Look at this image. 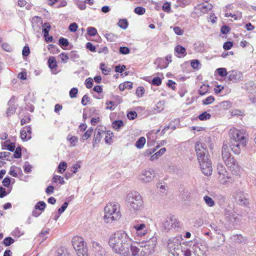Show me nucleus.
<instances>
[{"mask_svg": "<svg viewBox=\"0 0 256 256\" xmlns=\"http://www.w3.org/2000/svg\"><path fill=\"white\" fill-rule=\"evenodd\" d=\"M204 200L205 203L210 207H212L214 206V201L209 196H205L204 197Z\"/></svg>", "mask_w": 256, "mask_h": 256, "instance_id": "c85d7f7f", "label": "nucleus"}, {"mask_svg": "<svg viewBox=\"0 0 256 256\" xmlns=\"http://www.w3.org/2000/svg\"><path fill=\"white\" fill-rule=\"evenodd\" d=\"M66 140L70 142V146L71 147H74L76 146V144L78 142V138L76 136H72L70 134H68L66 137Z\"/></svg>", "mask_w": 256, "mask_h": 256, "instance_id": "b1692460", "label": "nucleus"}, {"mask_svg": "<svg viewBox=\"0 0 256 256\" xmlns=\"http://www.w3.org/2000/svg\"><path fill=\"white\" fill-rule=\"evenodd\" d=\"M112 127L116 130H119L124 126L123 122L122 120H114L112 122Z\"/></svg>", "mask_w": 256, "mask_h": 256, "instance_id": "7c9ffc66", "label": "nucleus"}, {"mask_svg": "<svg viewBox=\"0 0 256 256\" xmlns=\"http://www.w3.org/2000/svg\"><path fill=\"white\" fill-rule=\"evenodd\" d=\"M24 234L23 231H22L19 228H16L12 232V235L15 236L20 237L23 235Z\"/></svg>", "mask_w": 256, "mask_h": 256, "instance_id": "13d9d810", "label": "nucleus"}, {"mask_svg": "<svg viewBox=\"0 0 256 256\" xmlns=\"http://www.w3.org/2000/svg\"><path fill=\"white\" fill-rule=\"evenodd\" d=\"M72 242L78 256H88L86 245L83 238L78 236H74Z\"/></svg>", "mask_w": 256, "mask_h": 256, "instance_id": "423d86ee", "label": "nucleus"}, {"mask_svg": "<svg viewBox=\"0 0 256 256\" xmlns=\"http://www.w3.org/2000/svg\"><path fill=\"white\" fill-rule=\"evenodd\" d=\"M214 98L213 96H209L202 100V104L204 105H208L212 104L214 101Z\"/></svg>", "mask_w": 256, "mask_h": 256, "instance_id": "de8ad7c7", "label": "nucleus"}, {"mask_svg": "<svg viewBox=\"0 0 256 256\" xmlns=\"http://www.w3.org/2000/svg\"><path fill=\"white\" fill-rule=\"evenodd\" d=\"M216 71H217L218 75L224 77V76H226V75L228 76V72H226V70L225 68H218L216 70Z\"/></svg>", "mask_w": 256, "mask_h": 256, "instance_id": "6e6d98bb", "label": "nucleus"}, {"mask_svg": "<svg viewBox=\"0 0 256 256\" xmlns=\"http://www.w3.org/2000/svg\"><path fill=\"white\" fill-rule=\"evenodd\" d=\"M87 33L90 36H94L98 34V32L95 28L90 26L87 28Z\"/></svg>", "mask_w": 256, "mask_h": 256, "instance_id": "a18cd8bd", "label": "nucleus"}, {"mask_svg": "<svg viewBox=\"0 0 256 256\" xmlns=\"http://www.w3.org/2000/svg\"><path fill=\"white\" fill-rule=\"evenodd\" d=\"M144 88L142 86H140V87L138 88L136 90V96L140 98L143 96V94H144Z\"/></svg>", "mask_w": 256, "mask_h": 256, "instance_id": "0e129e2a", "label": "nucleus"}, {"mask_svg": "<svg viewBox=\"0 0 256 256\" xmlns=\"http://www.w3.org/2000/svg\"><path fill=\"white\" fill-rule=\"evenodd\" d=\"M222 158L224 162H225L229 158L232 157L231 154L230 153L228 146L226 144H224L222 150Z\"/></svg>", "mask_w": 256, "mask_h": 256, "instance_id": "6ab92c4d", "label": "nucleus"}, {"mask_svg": "<svg viewBox=\"0 0 256 256\" xmlns=\"http://www.w3.org/2000/svg\"><path fill=\"white\" fill-rule=\"evenodd\" d=\"M179 252L181 254L182 256H191V251L190 249L186 248H180Z\"/></svg>", "mask_w": 256, "mask_h": 256, "instance_id": "473e14b6", "label": "nucleus"}, {"mask_svg": "<svg viewBox=\"0 0 256 256\" xmlns=\"http://www.w3.org/2000/svg\"><path fill=\"white\" fill-rule=\"evenodd\" d=\"M104 36L108 41L112 42H116L118 38L117 36L112 33L106 34Z\"/></svg>", "mask_w": 256, "mask_h": 256, "instance_id": "c9c22d12", "label": "nucleus"}, {"mask_svg": "<svg viewBox=\"0 0 256 256\" xmlns=\"http://www.w3.org/2000/svg\"><path fill=\"white\" fill-rule=\"evenodd\" d=\"M93 128H89L82 136V140H86L88 139L92 135L93 132Z\"/></svg>", "mask_w": 256, "mask_h": 256, "instance_id": "2f4dec72", "label": "nucleus"}, {"mask_svg": "<svg viewBox=\"0 0 256 256\" xmlns=\"http://www.w3.org/2000/svg\"><path fill=\"white\" fill-rule=\"evenodd\" d=\"M134 12L138 15H142L145 13L146 9L142 6H138L134 8Z\"/></svg>", "mask_w": 256, "mask_h": 256, "instance_id": "3c124183", "label": "nucleus"}, {"mask_svg": "<svg viewBox=\"0 0 256 256\" xmlns=\"http://www.w3.org/2000/svg\"><path fill=\"white\" fill-rule=\"evenodd\" d=\"M194 49L198 52H202L204 50V44L200 43L195 44Z\"/></svg>", "mask_w": 256, "mask_h": 256, "instance_id": "5fc2aeb1", "label": "nucleus"}, {"mask_svg": "<svg viewBox=\"0 0 256 256\" xmlns=\"http://www.w3.org/2000/svg\"><path fill=\"white\" fill-rule=\"evenodd\" d=\"M157 243V238L151 236L148 240L140 242H134L124 230H120L112 234L109 237L108 244L112 251L120 256H138L140 248L144 254H150L154 251Z\"/></svg>", "mask_w": 256, "mask_h": 256, "instance_id": "f257e3e1", "label": "nucleus"}, {"mask_svg": "<svg viewBox=\"0 0 256 256\" xmlns=\"http://www.w3.org/2000/svg\"><path fill=\"white\" fill-rule=\"evenodd\" d=\"M10 152H0V159L5 158L8 160H10Z\"/></svg>", "mask_w": 256, "mask_h": 256, "instance_id": "680f3d73", "label": "nucleus"}, {"mask_svg": "<svg viewBox=\"0 0 256 256\" xmlns=\"http://www.w3.org/2000/svg\"><path fill=\"white\" fill-rule=\"evenodd\" d=\"M126 68V66H124V64H122V65L118 64V65L116 66L115 71L116 72L122 73V72H123L124 70Z\"/></svg>", "mask_w": 256, "mask_h": 256, "instance_id": "338daca9", "label": "nucleus"}, {"mask_svg": "<svg viewBox=\"0 0 256 256\" xmlns=\"http://www.w3.org/2000/svg\"><path fill=\"white\" fill-rule=\"evenodd\" d=\"M56 256H70V254L66 248L60 247L57 250Z\"/></svg>", "mask_w": 256, "mask_h": 256, "instance_id": "a878e982", "label": "nucleus"}, {"mask_svg": "<svg viewBox=\"0 0 256 256\" xmlns=\"http://www.w3.org/2000/svg\"><path fill=\"white\" fill-rule=\"evenodd\" d=\"M242 88L248 93L256 92V84L252 81H249L246 82Z\"/></svg>", "mask_w": 256, "mask_h": 256, "instance_id": "a211bd4d", "label": "nucleus"}, {"mask_svg": "<svg viewBox=\"0 0 256 256\" xmlns=\"http://www.w3.org/2000/svg\"><path fill=\"white\" fill-rule=\"evenodd\" d=\"M224 216L228 222L233 224L238 220V214L232 210L226 209L224 210Z\"/></svg>", "mask_w": 256, "mask_h": 256, "instance_id": "ddd939ff", "label": "nucleus"}, {"mask_svg": "<svg viewBox=\"0 0 256 256\" xmlns=\"http://www.w3.org/2000/svg\"><path fill=\"white\" fill-rule=\"evenodd\" d=\"M118 24L120 28L126 29L128 26V22L126 19H121L119 20Z\"/></svg>", "mask_w": 256, "mask_h": 256, "instance_id": "ea45409f", "label": "nucleus"}, {"mask_svg": "<svg viewBox=\"0 0 256 256\" xmlns=\"http://www.w3.org/2000/svg\"><path fill=\"white\" fill-rule=\"evenodd\" d=\"M58 43H59V44L62 47H63V46L66 47L69 44L68 40L67 39L62 38V37L60 38L59 39Z\"/></svg>", "mask_w": 256, "mask_h": 256, "instance_id": "603ef678", "label": "nucleus"}, {"mask_svg": "<svg viewBox=\"0 0 256 256\" xmlns=\"http://www.w3.org/2000/svg\"><path fill=\"white\" fill-rule=\"evenodd\" d=\"M211 228L213 229L216 234H220L222 236V239L220 240V242L219 243L220 244L218 246V247H220V246L222 245L224 240H225V238L223 234H222V232L218 228V226L215 224H212L210 225Z\"/></svg>", "mask_w": 256, "mask_h": 256, "instance_id": "4be33fe9", "label": "nucleus"}, {"mask_svg": "<svg viewBox=\"0 0 256 256\" xmlns=\"http://www.w3.org/2000/svg\"><path fill=\"white\" fill-rule=\"evenodd\" d=\"M121 217L120 205L116 202H110L104 208V220L106 222H112L117 220Z\"/></svg>", "mask_w": 256, "mask_h": 256, "instance_id": "39448f33", "label": "nucleus"}, {"mask_svg": "<svg viewBox=\"0 0 256 256\" xmlns=\"http://www.w3.org/2000/svg\"><path fill=\"white\" fill-rule=\"evenodd\" d=\"M48 66L50 69H54L56 68L57 64L54 57H50L48 60Z\"/></svg>", "mask_w": 256, "mask_h": 256, "instance_id": "72a5a7b5", "label": "nucleus"}, {"mask_svg": "<svg viewBox=\"0 0 256 256\" xmlns=\"http://www.w3.org/2000/svg\"><path fill=\"white\" fill-rule=\"evenodd\" d=\"M152 84L154 86H159L162 84V80L159 77H155L152 79Z\"/></svg>", "mask_w": 256, "mask_h": 256, "instance_id": "e2e57ef3", "label": "nucleus"}, {"mask_svg": "<svg viewBox=\"0 0 256 256\" xmlns=\"http://www.w3.org/2000/svg\"><path fill=\"white\" fill-rule=\"evenodd\" d=\"M25 129L23 128L20 130V138L24 141H27L32 138L31 136L28 135L25 132Z\"/></svg>", "mask_w": 256, "mask_h": 256, "instance_id": "c756f323", "label": "nucleus"}, {"mask_svg": "<svg viewBox=\"0 0 256 256\" xmlns=\"http://www.w3.org/2000/svg\"><path fill=\"white\" fill-rule=\"evenodd\" d=\"M178 226L179 222L173 216L166 218L162 224V229L167 232Z\"/></svg>", "mask_w": 256, "mask_h": 256, "instance_id": "6e6552de", "label": "nucleus"}, {"mask_svg": "<svg viewBox=\"0 0 256 256\" xmlns=\"http://www.w3.org/2000/svg\"><path fill=\"white\" fill-rule=\"evenodd\" d=\"M14 242V240L11 237H6L4 240L3 243L6 246H9L13 244Z\"/></svg>", "mask_w": 256, "mask_h": 256, "instance_id": "4d7b16f0", "label": "nucleus"}, {"mask_svg": "<svg viewBox=\"0 0 256 256\" xmlns=\"http://www.w3.org/2000/svg\"><path fill=\"white\" fill-rule=\"evenodd\" d=\"M58 180L60 181V184H65V182L64 180V178L60 176L54 175L52 179L53 182H56Z\"/></svg>", "mask_w": 256, "mask_h": 256, "instance_id": "49530a36", "label": "nucleus"}, {"mask_svg": "<svg viewBox=\"0 0 256 256\" xmlns=\"http://www.w3.org/2000/svg\"><path fill=\"white\" fill-rule=\"evenodd\" d=\"M46 207V203L43 201H40L36 203L34 208L36 210L44 211Z\"/></svg>", "mask_w": 256, "mask_h": 256, "instance_id": "e433bc0d", "label": "nucleus"}, {"mask_svg": "<svg viewBox=\"0 0 256 256\" xmlns=\"http://www.w3.org/2000/svg\"><path fill=\"white\" fill-rule=\"evenodd\" d=\"M126 202L128 210L133 214H137L144 206L142 196L137 192L134 191L128 194Z\"/></svg>", "mask_w": 256, "mask_h": 256, "instance_id": "20e7f679", "label": "nucleus"}, {"mask_svg": "<svg viewBox=\"0 0 256 256\" xmlns=\"http://www.w3.org/2000/svg\"><path fill=\"white\" fill-rule=\"evenodd\" d=\"M14 99L12 98L9 100L8 102V105L9 106L6 112V114L7 116H9L12 115L16 112V108L14 104H12L14 102Z\"/></svg>", "mask_w": 256, "mask_h": 256, "instance_id": "412c9836", "label": "nucleus"}, {"mask_svg": "<svg viewBox=\"0 0 256 256\" xmlns=\"http://www.w3.org/2000/svg\"><path fill=\"white\" fill-rule=\"evenodd\" d=\"M190 64L192 67L196 70L200 69L201 64L200 61L198 60H194L191 61Z\"/></svg>", "mask_w": 256, "mask_h": 256, "instance_id": "c03bdc74", "label": "nucleus"}, {"mask_svg": "<svg viewBox=\"0 0 256 256\" xmlns=\"http://www.w3.org/2000/svg\"><path fill=\"white\" fill-rule=\"evenodd\" d=\"M85 84L88 88H91L93 86V80L92 78H89L86 80Z\"/></svg>", "mask_w": 256, "mask_h": 256, "instance_id": "774afa93", "label": "nucleus"}, {"mask_svg": "<svg viewBox=\"0 0 256 256\" xmlns=\"http://www.w3.org/2000/svg\"><path fill=\"white\" fill-rule=\"evenodd\" d=\"M155 64H157V68L160 69L166 68L168 65V63L162 58L156 59Z\"/></svg>", "mask_w": 256, "mask_h": 256, "instance_id": "5701e85b", "label": "nucleus"}, {"mask_svg": "<svg viewBox=\"0 0 256 256\" xmlns=\"http://www.w3.org/2000/svg\"><path fill=\"white\" fill-rule=\"evenodd\" d=\"M217 170L219 176L228 172L225 168L221 164H218Z\"/></svg>", "mask_w": 256, "mask_h": 256, "instance_id": "864d4df0", "label": "nucleus"}, {"mask_svg": "<svg viewBox=\"0 0 256 256\" xmlns=\"http://www.w3.org/2000/svg\"><path fill=\"white\" fill-rule=\"evenodd\" d=\"M160 147V145L158 144L156 148H149L144 152L145 156H149L154 153L156 150Z\"/></svg>", "mask_w": 256, "mask_h": 256, "instance_id": "37998d69", "label": "nucleus"}, {"mask_svg": "<svg viewBox=\"0 0 256 256\" xmlns=\"http://www.w3.org/2000/svg\"><path fill=\"white\" fill-rule=\"evenodd\" d=\"M231 139L230 147L231 150L236 154H239L241 148L246 144V134L244 130L232 128L230 132Z\"/></svg>", "mask_w": 256, "mask_h": 256, "instance_id": "7ed1b4c3", "label": "nucleus"}, {"mask_svg": "<svg viewBox=\"0 0 256 256\" xmlns=\"http://www.w3.org/2000/svg\"><path fill=\"white\" fill-rule=\"evenodd\" d=\"M92 246L96 252L95 256H104V250L96 242H94Z\"/></svg>", "mask_w": 256, "mask_h": 256, "instance_id": "aec40b11", "label": "nucleus"}, {"mask_svg": "<svg viewBox=\"0 0 256 256\" xmlns=\"http://www.w3.org/2000/svg\"><path fill=\"white\" fill-rule=\"evenodd\" d=\"M195 149L202 172L207 176L211 175L212 168L206 144L201 142H197Z\"/></svg>", "mask_w": 256, "mask_h": 256, "instance_id": "f03ea898", "label": "nucleus"}, {"mask_svg": "<svg viewBox=\"0 0 256 256\" xmlns=\"http://www.w3.org/2000/svg\"><path fill=\"white\" fill-rule=\"evenodd\" d=\"M200 10V12L204 14L208 12L212 8V5L210 4H208L206 5L204 4L199 5Z\"/></svg>", "mask_w": 256, "mask_h": 256, "instance_id": "393cba45", "label": "nucleus"}, {"mask_svg": "<svg viewBox=\"0 0 256 256\" xmlns=\"http://www.w3.org/2000/svg\"><path fill=\"white\" fill-rule=\"evenodd\" d=\"M70 58L72 59L74 62H78L80 58V56L77 52L72 51L70 53Z\"/></svg>", "mask_w": 256, "mask_h": 256, "instance_id": "4c0bfd02", "label": "nucleus"}, {"mask_svg": "<svg viewBox=\"0 0 256 256\" xmlns=\"http://www.w3.org/2000/svg\"><path fill=\"white\" fill-rule=\"evenodd\" d=\"M228 80L234 83H237L244 80L243 74L237 70H232L228 72Z\"/></svg>", "mask_w": 256, "mask_h": 256, "instance_id": "9d476101", "label": "nucleus"}, {"mask_svg": "<svg viewBox=\"0 0 256 256\" xmlns=\"http://www.w3.org/2000/svg\"><path fill=\"white\" fill-rule=\"evenodd\" d=\"M160 132V129H158L156 131L152 130L147 134L148 146H152L154 144L156 136V135Z\"/></svg>", "mask_w": 256, "mask_h": 256, "instance_id": "dca6fc26", "label": "nucleus"}, {"mask_svg": "<svg viewBox=\"0 0 256 256\" xmlns=\"http://www.w3.org/2000/svg\"><path fill=\"white\" fill-rule=\"evenodd\" d=\"M155 176V173L152 170H143L139 175V180L144 183L152 181Z\"/></svg>", "mask_w": 256, "mask_h": 256, "instance_id": "1a4fd4ad", "label": "nucleus"}, {"mask_svg": "<svg viewBox=\"0 0 256 256\" xmlns=\"http://www.w3.org/2000/svg\"><path fill=\"white\" fill-rule=\"evenodd\" d=\"M146 140L144 137H140L136 142L135 146L139 149L142 148L146 144Z\"/></svg>", "mask_w": 256, "mask_h": 256, "instance_id": "cd10ccee", "label": "nucleus"}, {"mask_svg": "<svg viewBox=\"0 0 256 256\" xmlns=\"http://www.w3.org/2000/svg\"><path fill=\"white\" fill-rule=\"evenodd\" d=\"M182 238L180 236H176L169 238L167 242V247L173 256H182L179 252L182 248L181 242Z\"/></svg>", "mask_w": 256, "mask_h": 256, "instance_id": "0eeeda50", "label": "nucleus"}, {"mask_svg": "<svg viewBox=\"0 0 256 256\" xmlns=\"http://www.w3.org/2000/svg\"><path fill=\"white\" fill-rule=\"evenodd\" d=\"M220 182L222 184H228L233 182V179L228 172L220 174L218 177Z\"/></svg>", "mask_w": 256, "mask_h": 256, "instance_id": "f3484780", "label": "nucleus"}, {"mask_svg": "<svg viewBox=\"0 0 256 256\" xmlns=\"http://www.w3.org/2000/svg\"><path fill=\"white\" fill-rule=\"evenodd\" d=\"M211 115L210 114L206 112H204L200 114L198 116V118L200 120H206L210 119Z\"/></svg>", "mask_w": 256, "mask_h": 256, "instance_id": "58836bf2", "label": "nucleus"}, {"mask_svg": "<svg viewBox=\"0 0 256 256\" xmlns=\"http://www.w3.org/2000/svg\"><path fill=\"white\" fill-rule=\"evenodd\" d=\"M104 129H105V128L102 126H98L96 129L92 142L94 146L100 142L101 138L104 134H105V130Z\"/></svg>", "mask_w": 256, "mask_h": 256, "instance_id": "4468645a", "label": "nucleus"}, {"mask_svg": "<svg viewBox=\"0 0 256 256\" xmlns=\"http://www.w3.org/2000/svg\"><path fill=\"white\" fill-rule=\"evenodd\" d=\"M43 32L45 38L46 37V36H48V32L50 29V24L48 23H45L44 25L43 26Z\"/></svg>", "mask_w": 256, "mask_h": 256, "instance_id": "09e8293b", "label": "nucleus"}, {"mask_svg": "<svg viewBox=\"0 0 256 256\" xmlns=\"http://www.w3.org/2000/svg\"><path fill=\"white\" fill-rule=\"evenodd\" d=\"M208 91V86L202 84L198 90V93L200 95L203 96L207 93Z\"/></svg>", "mask_w": 256, "mask_h": 256, "instance_id": "a19ab883", "label": "nucleus"}, {"mask_svg": "<svg viewBox=\"0 0 256 256\" xmlns=\"http://www.w3.org/2000/svg\"><path fill=\"white\" fill-rule=\"evenodd\" d=\"M119 52L122 54H128L130 52V50L126 46H120V48Z\"/></svg>", "mask_w": 256, "mask_h": 256, "instance_id": "bf43d9fd", "label": "nucleus"}, {"mask_svg": "<svg viewBox=\"0 0 256 256\" xmlns=\"http://www.w3.org/2000/svg\"><path fill=\"white\" fill-rule=\"evenodd\" d=\"M68 203L66 202H64L62 206L58 208V213L59 214H61L62 213H63L66 208H67L68 206Z\"/></svg>", "mask_w": 256, "mask_h": 256, "instance_id": "69168bd1", "label": "nucleus"}, {"mask_svg": "<svg viewBox=\"0 0 256 256\" xmlns=\"http://www.w3.org/2000/svg\"><path fill=\"white\" fill-rule=\"evenodd\" d=\"M224 163L234 174H239L240 172V167L238 165V162L234 159V157L232 156Z\"/></svg>", "mask_w": 256, "mask_h": 256, "instance_id": "9b49d317", "label": "nucleus"}, {"mask_svg": "<svg viewBox=\"0 0 256 256\" xmlns=\"http://www.w3.org/2000/svg\"><path fill=\"white\" fill-rule=\"evenodd\" d=\"M78 92V90L76 88H72L70 91V96L71 98H75L76 97V95Z\"/></svg>", "mask_w": 256, "mask_h": 256, "instance_id": "052dcab7", "label": "nucleus"}, {"mask_svg": "<svg viewBox=\"0 0 256 256\" xmlns=\"http://www.w3.org/2000/svg\"><path fill=\"white\" fill-rule=\"evenodd\" d=\"M133 228L135 230V234L137 236L142 237L148 233V228L144 223H138L134 225Z\"/></svg>", "mask_w": 256, "mask_h": 256, "instance_id": "f8f14e48", "label": "nucleus"}, {"mask_svg": "<svg viewBox=\"0 0 256 256\" xmlns=\"http://www.w3.org/2000/svg\"><path fill=\"white\" fill-rule=\"evenodd\" d=\"M104 134H106L104 138L106 143L110 144L112 139V137L113 136L112 132H111L110 131H107L106 133L105 132Z\"/></svg>", "mask_w": 256, "mask_h": 256, "instance_id": "79ce46f5", "label": "nucleus"}, {"mask_svg": "<svg viewBox=\"0 0 256 256\" xmlns=\"http://www.w3.org/2000/svg\"><path fill=\"white\" fill-rule=\"evenodd\" d=\"M174 50L178 54H181L178 57L184 56L186 54V48L180 45L176 46L174 48Z\"/></svg>", "mask_w": 256, "mask_h": 256, "instance_id": "bb28decb", "label": "nucleus"}, {"mask_svg": "<svg viewBox=\"0 0 256 256\" xmlns=\"http://www.w3.org/2000/svg\"><path fill=\"white\" fill-rule=\"evenodd\" d=\"M232 240L236 242L240 243L244 240V238L241 234H236L232 236Z\"/></svg>", "mask_w": 256, "mask_h": 256, "instance_id": "8fccbe9b", "label": "nucleus"}, {"mask_svg": "<svg viewBox=\"0 0 256 256\" xmlns=\"http://www.w3.org/2000/svg\"><path fill=\"white\" fill-rule=\"evenodd\" d=\"M234 196L237 202L240 204L246 205L248 203L244 192L240 190L236 191L234 194Z\"/></svg>", "mask_w": 256, "mask_h": 256, "instance_id": "2eb2a0df", "label": "nucleus"}, {"mask_svg": "<svg viewBox=\"0 0 256 256\" xmlns=\"http://www.w3.org/2000/svg\"><path fill=\"white\" fill-rule=\"evenodd\" d=\"M67 164L66 162H60L58 168V172L60 174H62L66 170Z\"/></svg>", "mask_w": 256, "mask_h": 256, "instance_id": "f704fd0d", "label": "nucleus"}]
</instances>
